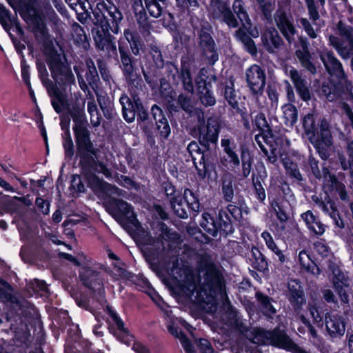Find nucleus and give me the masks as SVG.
Returning a JSON list of instances; mask_svg holds the SVG:
<instances>
[{"mask_svg": "<svg viewBox=\"0 0 353 353\" xmlns=\"http://www.w3.org/2000/svg\"><path fill=\"white\" fill-rule=\"evenodd\" d=\"M290 79L300 98L307 102L311 99V93L307 81L301 77L299 72L293 68L290 71Z\"/></svg>", "mask_w": 353, "mask_h": 353, "instance_id": "nucleus-22", "label": "nucleus"}, {"mask_svg": "<svg viewBox=\"0 0 353 353\" xmlns=\"http://www.w3.org/2000/svg\"><path fill=\"white\" fill-rule=\"evenodd\" d=\"M46 63L52 78L61 88H63L74 83V77L71 69L62 61L56 51L47 56Z\"/></svg>", "mask_w": 353, "mask_h": 353, "instance_id": "nucleus-9", "label": "nucleus"}, {"mask_svg": "<svg viewBox=\"0 0 353 353\" xmlns=\"http://www.w3.org/2000/svg\"><path fill=\"white\" fill-rule=\"evenodd\" d=\"M183 197L175 196L172 198L170 203L175 214L180 218L185 219L188 216V209L185 202L183 203Z\"/></svg>", "mask_w": 353, "mask_h": 353, "instance_id": "nucleus-34", "label": "nucleus"}, {"mask_svg": "<svg viewBox=\"0 0 353 353\" xmlns=\"http://www.w3.org/2000/svg\"><path fill=\"white\" fill-rule=\"evenodd\" d=\"M145 8L150 15L154 18L159 17L167 5V0H144Z\"/></svg>", "mask_w": 353, "mask_h": 353, "instance_id": "nucleus-32", "label": "nucleus"}, {"mask_svg": "<svg viewBox=\"0 0 353 353\" xmlns=\"http://www.w3.org/2000/svg\"><path fill=\"white\" fill-rule=\"evenodd\" d=\"M197 97L200 103L205 107L215 105L216 98L213 94L212 85L207 81V77L200 70L194 79Z\"/></svg>", "mask_w": 353, "mask_h": 353, "instance_id": "nucleus-13", "label": "nucleus"}, {"mask_svg": "<svg viewBox=\"0 0 353 353\" xmlns=\"http://www.w3.org/2000/svg\"><path fill=\"white\" fill-rule=\"evenodd\" d=\"M250 117V127L252 126V132L258 130L259 132H274L271 125L269 124L267 121L266 117L265 114L262 112L257 113L254 118L252 117V115ZM251 130V128L249 130Z\"/></svg>", "mask_w": 353, "mask_h": 353, "instance_id": "nucleus-25", "label": "nucleus"}, {"mask_svg": "<svg viewBox=\"0 0 353 353\" xmlns=\"http://www.w3.org/2000/svg\"><path fill=\"white\" fill-rule=\"evenodd\" d=\"M100 108L103 113L104 117L110 119L113 116V109L111 106L108 99H98Z\"/></svg>", "mask_w": 353, "mask_h": 353, "instance_id": "nucleus-50", "label": "nucleus"}, {"mask_svg": "<svg viewBox=\"0 0 353 353\" xmlns=\"http://www.w3.org/2000/svg\"><path fill=\"white\" fill-rule=\"evenodd\" d=\"M242 159V172L245 177H247L251 170V161L250 160V154L248 152L243 150L241 152Z\"/></svg>", "mask_w": 353, "mask_h": 353, "instance_id": "nucleus-52", "label": "nucleus"}, {"mask_svg": "<svg viewBox=\"0 0 353 353\" xmlns=\"http://www.w3.org/2000/svg\"><path fill=\"white\" fill-rule=\"evenodd\" d=\"M274 17L276 25L281 33L286 40L290 41V37L295 34L296 29L287 13L284 10H277Z\"/></svg>", "mask_w": 353, "mask_h": 353, "instance_id": "nucleus-20", "label": "nucleus"}, {"mask_svg": "<svg viewBox=\"0 0 353 353\" xmlns=\"http://www.w3.org/2000/svg\"><path fill=\"white\" fill-rule=\"evenodd\" d=\"M256 297L260 303L263 305V310L266 315L271 316L276 312L275 309L271 305L270 299L267 296L263 295L262 294L257 293Z\"/></svg>", "mask_w": 353, "mask_h": 353, "instance_id": "nucleus-48", "label": "nucleus"}, {"mask_svg": "<svg viewBox=\"0 0 353 353\" xmlns=\"http://www.w3.org/2000/svg\"><path fill=\"white\" fill-rule=\"evenodd\" d=\"M54 99H52V105L57 113H61L63 110L70 114L73 122V132H90L88 128L89 123L85 111V100L76 98L69 101L65 94L59 88L53 89Z\"/></svg>", "mask_w": 353, "mask_h": 353, "instance_id": "nucleus-3", "label": "nucleus"}, {"mask_svg": "<svg viewBox=\"0 0 353 353\" xmlns=\"http://www.w3.org/2000/svg\"><path fill=\"white\" fill-rule=\"evenodd\" d=\"M88 110L90 116V123L93 127H98L101 121V117L99 113L96 104L94 103L93 99H90L88 103Z\"/></svg>", "mask_w": 353, "mask_h": 353, "instance_id": "nucleus-47", "label": "nucleus"}, {"mask_svg": "<svg viewBox=\"0 0 353 353\" xmlns=\"http://www.w3.org/2000/svg\"><path fill=\"white\" fill-rule=\"evenodd\" d=\"M119 101L122 106L123 119L131 123L137 117L142 132H152L153 130H157L158 132H171L168 119L158 105L154 104L149 112L148 108L137 94H133L132 98L123 94Z\"/></svg>", "mask_w": 353, "mask_h": 353, "instance_id": "nucleus-1", "label": "nucleus"}, {"mask_svg": "<svg viewBox=\"0 0 353 353\" xmlns=\"http://www.w3.org/2000/svg\"><path fill=\"white\" fill-rule=\"evenodd\" d=\"M11 25L13 26L12 30L16 32L22 41L28 43V41L26 37L25 31L17 16L12 17Z\"/></svg>", "mask_w": 353, "mask_h": 353, "instance_id": "nucleus-51", "label": "nucleus"}, {"mask_svg": "<svg viewBox=\"0 0 353 353\" xmlns=\"http://www.w3.org/2000/svg\"><path fill=\"white\" fill-rule=\"evenodd\" d=\"M255 140L259 145L260 148L263 150H266L264 145L263 144V141L267 145H270V150L276 154V148L272 144L274 140V134H257L255 137Z\"/></svg>", "mask_w": 353, "mask_h": 353, "instance_id": "nucleus-45", "label": "nucleus"}, {"mask_svg": "<svg viewBox=\"0 0 353 353\" xmlns=\"http://www.w3.org/2000/svg\"><path fill=\"white\" fill-rule=\"evenodd\" d=\"M297 260L301 268L307 272L315 276H318L320 274L319 268L311 259L310 254L305 250H301L299 252Z\"/></svg>", "mask_w": 353, "mask_h": 353, "instance_id": "nucleus-26", "label": "nucleus"}, {"mask_svg": "<svg viewBox=\"0 0 353 353\" xmlns=\"http://www.w3.org/2000/svg\"><path fill=\"white\" fill-rule=\"evenodd\" d=\"M169 330L176 337L179 338L180 341L181 343V345L184 347V349L187 351L190 352L191 349V345L188 339L184 336L181 332L178 331L176 329H174L172 326H169Z\"/></svg>", "mask_w": 353, "mask_h": 353, "instance_id": "nucleus-53", "label": "nucleus"}, {"mask_svg": "<svg viewBox=\"0 0 353 353\" xmlns=\"http://www.w3.org/2000/svg\"><path fill=\"white\" fill-rule=\"evenodd\" d=\"M283 114L285 118L292 124H294L298 120L297 109L292 104H289L284 107Z\"/></svg>", "mask_w": 353, "mask_h": 353, "instance_id": "nucleus-49", "label": "nucleus"}, {"mask_svg": "<svg viewBox=\"0 0 353 353\" xmlns=\"http://www.w3.org/2000/svg\"><path fill=\"white\" fill-rule=\"evenodd\" d=\"M219 89L221 90L224 99L234 109H236V117L239 126H243L245 130H250V115L246 112L243 111L239 107V103L236 100V91L234 90V82L225 81L221 83L219 85Z\"/></svg>", "mask_w": 353, "mask_h": 353, "instance_id": "nucleus-10", "label": "nucleus"}, {"mask_svg": "<svg viewBox=\"0 0 353 353\" xmlns=\"http://www.w3.org/2000/svg\"><path fill=\"white\" fill-rule=\"evenodd\" d=\"M301 217L307 228L315 234L321 235L325 232V228L324 225L318 220L311 211H307L302 214Z\"/></svg>", "mask_w": 353, "mask_h": 353, "instance_id": "nucleus-30", "label": "nucleus"}, {"mask_svg": "<svg viewBox=\"0 0 353 353\" xmlns=\"http://www.w3.org/2000/svg\"><path fill=\"white\" fill-rule=\"evenodd\" d=\"M302 50H296L295 55L300 61L303 67L305 68L312 73L316 72V66L311 61V54L309 51L307 44L303 43L301 44Z\"/></svg>", "mask_w": 353, "mask_h": 353, "instance_id": "nucleus-27", "label": "nucleus"}, {"mask_svg": "<svg viewBox=\"0 0 353 353\" xmlns=\"http://www.w3.org/2000/svg\"><path fill=\"white\" fill-rule=\"evenodd\" d=\"M194 61L188 55H183L181 58V67L173 61H167L165 63V73L169 79L174 83L179 81L182 84L183 89L188 93L193 94L194 84L192 73Z\"/></svg>", "mask_w": 353, "mask_h": 353, "instance_id": "nucleus-6", "label": "nucleus"}, {"mask_svg": "<svg viewBox=\"0 0 353 353\" xmlns=\"http://www.w3.org/2000/svg\"><path fill=\"white\" fill-rule=\"evenodd\" d=\"M197 132H219L226 127L222 117L219 114H212L209 117L205 122L204 113L196 112Z\"/></svg>", "mask_w": 353, "mask_h": 353, "instance_id": "nucleus-15", "label": "nucleus"}, {"mask_svg": "<svg viewBox=\"0 0 353 353\" xmlns=\"http://www.w3.org/2000/svg\"><path fill=\"white\" fill-rule=\"evenodd\" d=\"M198 345L203 353H213L210 342L206 339H200Z\"/></svg>", "mask_w": 353, "mask_h": 353, "instance_id": "nucleus-64", "label": "nucleus"}, {"mask_svg": "<svg viewBox=\"0 0 353 353\" xmlns=\"http://www.w3.org/2000/svg\"><path fill=\"white\" fill-rule=\"evenodd\" d=\"M77 143L81 153H93L88 134H77Z\"/></svg>", "mask_w": 353, "mask_h": 353, "instance_id": "nucleus-44", "label": "nucleus"}, {"mask_svg": "<svg viewBox=\"0 0 353 353\" xmlns=\"http://www.w3.org/2000/svg\"><path fill=\"white\" fill-rule=\"evenodd\" d=\"M312 200L320 209L325 213L329 214L330 216H331L332 212H336L334 203L329 198L325 197V201H321L317 196H313Z\"/></svg>", "mask_w": 353, "mask_h": 353, "instance_id": "nucleus-43", "label": "nucleus"}, {"mask_svg": "<svg viewBox=\"0 0 353 353\" xmlns=\"http://www.w3.org/2000/svg\"><path fill=\"white\" fill-rule=\"evenodd\" d=\"M145 46L144 41L136 31L125 29L123 37L118 41V50L120 56V68L126 81L131 86L137 88L138 75L136 72V59L134 56H141ZM139 81H141L139 79Z\"/></svg>", "mask_w": 353, "mask_h": 353, "instance_id": "nucleus-2", "label": "nucleus"}, {"mask_svg": "<svg viewBox=\"0 0 353 353\" xmlns=\"http://www.w3.org/2000/svg\"><path fill=\"white\" fill-rule=\"evenodd\" d=\"M221 146L223 148L224 154L221 157V164L236 172L240 165V159L234 151L235 145L229 139H223Z\"/></svg>", "mask_w": 353, "mask_h": 353, "instance_id": "nucleus-18", "label": "nucleus"}, {"mask_svg": "<svg viewBox=\"0 0 353 353\" xmlns=\"http://www.w3.org/2000/svg\"><path fill=\"white\" fill-rule=\"evenodd\" d=\"M71 120L72 119L70 114H68L66 111L65 114L60 116V125L61 130L63 132H70V127Z\"/></svg>", "mask_w": 353, "mask_h": 353, "instance_id": "nucleus-58", "label": "nucleus"}, {"mask_svg": "<svg viewBox=\"0 0 353 353\" xmlns=\"http://www.w3.org/2000/svg\"><path fill=\"white\" fill-rule=\"evenodd\" d=\"M211 28L203 26L198 32V44L210 65H214L219 60L216 43L210 33Z\"/></svg>", "mask_w": 353, "mask_h": 353, "instance_id": "nucleus-11", "label": "nucleus"}, {"mask_svg": "<svg viewBox=\"0 0 353 353\" xmlns=\"http://www.w3.org/2000/svg\"><path fill=\"white\" fill-rule=\"evenodd\" d=\"M134 14L140 27L144 28L148 26V17L146 14L145 8L134 13Z\"/></svg>", "mask_w": 353, "mask_h": 353, "instance_id": "nucleus-57", "label": "nucleus"}, {"mask_svg": "<svg viewBox=\"0 0 353 353\" xmlns=\"http://www.w3.org/2000/svg\"><path fill=\"white\" fill-rule=\"evenodd\" d=\"M11 6L20 7L21 17L36 31L42 32L46 29V17L43 9L37 0H7Z\"/></svg>", "mask_w": 353, "mask_h": 353, "instance_id": "nucleus-8", "label": "nucleus"}, {"mask_svg": "<svg viewBox=\"0 0 353 353\" xmlns=\"http://www.w3.org/2000/svg\"><path fill=\"white\" fill-rule=\"evenodd\" d=\"M220 3L218 10L223 17V21L231 28H237L239 22L232 13L230 7L225 3H221V0H217Z\"/></svg>", "mask_w": 353, "mask_h": 353, "instance_id": "nucleus-33", "label": "nucleus"}, {"mask_svg": "<svg viewBox=\"0 0 353 353\" xmlns=\"http://www.w3.org/2000/svg\"><path fill=\"white\" fill-rule=\"evenodd\" d=\"M86 178L88 185L99 197L105 199V196H110L112 198L109 202L106 201L107 207L116 219H121L123 216L128 219L134 218L130 205L126 202L114 198V196H119L121 194L117 188L101 181L98 177L92 174L87 176Z\"/></svg>", "mask_w": 353, "mask_h": 353, "instance_id": "nucleus-4", "label": "nucleus"}, {"mask_svg": "<svg viewBox=\"0 0 353 353\" xmlns=\"http://www.w3.org/2000/svg\"><path fill=\"white\" fill-rule=\"evenodd\" d=\"M85 76L88 83L92 89L98 87L99 77L94 62L92 60L87 63V69Z\"/></svg>", "mask_w": 353, "mask_h": 353, "instance_id": "nucleus-36", "label": "nucleus"}, {"mask_svg": "<svg viewBox=\"0 0 353 353\" xmlns=\"http://www.w3.org/2000/svg\"><path fill=\"white\" fill-rule=\"evenodd\" d=\"M309 139L318 150L321 157L326 159L327 154L325 150L332 145L331 134H311Z\"/></svg>", "mask_w": 353, "mask_h": 353, "instance_id": "nucleus-23", "label": "nucleus"}, {"mask_svg": "<svg viewBox=\"0 0 353 353\" xmlns=\"http://www.w3.org/2000/svg\"><path fill=\"white\" fill-rule=\"evenodd\" d=\"M94 23L97 26L108 25L112 28L114 34L120 31L119 25L123 19V16L119 8L112 1H99L92 9Z\"/></svg>", "mask_w": 353, "mask_h": 353, "instance_id": "nucleus-7", "label": "nucleus"}, {"mask_svg": "<svg viewBox=\"0 0 353 353\" xmlns=\"http://www.w3.org/2000/svg\"><path fill=\"white\" fill-rule=\"evenodd\" d=\"M183 200L189 210L197 212L199 210L200 204L194 193L189 189H185L183 192Z\"/></svg>", "mask_w": 353, "mask_h": 353, "instance_id": "nucleus-42", "label": "nucleus"}, {"mask_svg": "<svg viewBox=\"0 0 353 353\" xmlns=\"http://www.w3.org/2000/svg\"><path fill=\"white\" fill-rule=\"evenodd\" d=\"M275 0H256V11L263 19L270 21L275 9Z\"/></svg>", "mask_w": 353, "mask_h": 353, "instance_id": "nucleus-28", "label": "nucleus"}, {"mask_svg": "<svg viewBox=\"0 0 353 353\" xmlns=\"http://www.w3.org/2000/svg\"><path fill=\"white\" fill-rule=\"evenodd\" d=\"M21 78L26 85H30V66L28 65L26 59L21 60Z\"/></svg>", "mask_w": 353, "mask_h": 353, "instance_id": "nucleus-54", "label": "nucleus"}, {"mask_svg": "<svg viewBox=\"0 0 353 353\" xmlns=\"http://www.w3.org/2000/svg\"><path fill=\"white\" fill-rule=\"evenodd\" d=\"M305 32L312 39H315L317 37L316 32L314 31L312 26L310 24L307 19L302 18L300 21Z\"/></svg>", "mask_w": 353, "mask_h": 353, "instance_id": "nucleus-59", "label": "nucleus"}, {"mask_svg": "<svg viewBox=\"0 0 353 353\" xmlns=\"http://www.w3.org/2000/svg\"><path fill=\"white\" fill-rule=\"evenodd\" d=\"M265 73L261 66L253 64L246 70V81L254 95L261 94L265 85Z\"/></svg>", "mask_w": 353, "mask_h": 353, "instance_id": "nucleus-14", "label": "nucleus"}, {"mask_svg": "<svg viewBox=\"0 0 353 353\" xmlns=\"http://www.w3.org/2000/svg\"><path fill=\"white\" fill-rule=\"evenodd\" d=\"M304 132H331L329 121L325 117L308 113L303 118Z\"/></svg>", "mask_w": 353, "mask_h": 353, "instance_id": "nucleus-16", "label": "nucleus"}, {"mask_svg": "<svg viewBox=\"0 0 353 353\" xmlns=\"http://www.w3.org/2000/svg\"><path fill=\"white\" fill-rule=\"evenodd\" d=\"M63 147L65 148L66 155L68 157L72 156L73 143L71 137L68 134H66L64 138Z\"/></svg>", "mask_w": 353, "mask_h": 353, "instance_id": "nucleus-63", "label": "nucleus"}, {"mask_svg": "<svg viewBox=\"0 0 353 353\" xmlns=\"http://www.w3.org/2000/svg\"><path fill=\"white\" fill-rule=\"evenodd\" d=\"M10 38L14 45L17 53L20 57L21 60L26 59L23 52V50L26 49L25 44L21 43L20 40L15 37L12 34H10Z\"/></svg>", "mask_w": 353, "mask_h": 353, "instance_id": "nucleus-55", "label": "nucleus"}, {"mask_svg": "<svg viewBox=\"0 0 353 353\" xmlns=\"http://www.w3.org/2000/svg\"><path fill=\"white\" fill-rule=\"evenodd\" d=\"M152 59L155 66L159 69L163 68L165 65L162 53L157 48L153 49Z\"/></svg>", "mask_w": 353, "mask_h": 353, "instance_id": "nucleus-56", "label": "nucleus"}, {"mask_svg": "<svg viewBox=\"0 0 353 353\" xmlns=\"http://www.w3.org/2000/svg\"><path fill=\"white\" fill-rule=\"evenodd\" d=\"M327 332L331 336H341L345 332V323L343 317L336 314H329L325 316Z\"/></svg>", "mask_w": 353, "mask_h": 353, "instance_id": "nucleus-21", "label": "nucleus"}, {"mask_svg": "<svg viewBox=\"0 0 353 353\" xmlns=\"http://www.w3.org/2000/svg\"><path fill=\"white\" fill-rule=\"evenodd\" d=\"M12 17H14L12 15L10 10L3 4L0 3V24L9 35L11 34L10 30L13 27L12 25H11Z\"/></svg>", "mask_w": 353, "mask_h": 353, "instance_id": "nucleus-39", "label": "nucleus"}, {"mask_svg": "<svg viewBox=\"0 0 353 353\" xmlns=\"http://www.w3.org/2000/svg\"><path fill=\"white\" fill-rule=\"evenodd\" d=\"M235 34L238 40L243 44L245 50L252 56L257 54V48L254 41L245 30L239 28L236 31Z\"/></svg>", "mask_w": 353, "mask_h": 353, "instance_id": "nucleus-31", "label": "nucleus"}, {"mask_svg": "<svg viewBox=\"0 0 353 353\" xmlns=\"http://www.w3.org/2000/svg\"><path fill=\"white\" fill-rule=\"evenodd\" d=\"M261 40L270 52H272V48H279L283 43L281 36L274 28H271L265 32L261 36Z\"/></svg>", "mask_w": 353, "mask_h": 353, "instance_id": "nucleus-24", "label": "nucleus"}, {"mask_svg": "<svg viewBox=\"0 0 353 353\" xmlns=\"http://www.w3.org/2000/svg\"><path fill=\"white\" fill-rule=\"evenodd\" d=\"M272 342L274 345L286 350H294L296 347L290 339L283 332L274 334Z\"/></svg>", "mask_w": 353, "mask_h": 353, "instance_id": "nucleus-38", "label": "nucleus"}, {"mask_svg": "<svg viewBox=\"0 0 353 353\" xmlns=\"http://www.w3.org/2000/svg\"><path fill=\"white\" fill-rule=\"evenodd\" d=\"M201 226L207 233L213 236L216 235L219 230L218 225L208 213L203 214Z\"/></svg>", "mask_w": 353, "mask_h": 353, "instance_id": "nucleus-37", "label": "nucleus"}, {"mask_svg": "<svg viewBox=\"0 0 353 353\" xmlns=\"http://www.w3.org/2000/svg\"><path fill=\"white\" fill-rule=\"evenodd\" d=\"M176 276H174L170 284L172 290L179 296H191L196 293V299L200 303L205 302V296L209 302L213 300L211 294L207 293V290L204 287H199L196 284V276L194 273L189 269L176 270Z\"/></svg>", "mask_w": 353, "mask_h": 353, "instance_id": "nucleus-5", "label": "nucleus"}, {"mask_svg": "<svg viewBox=\"0 0 353 353\" xmlns=\"http://www.w3.org/2000/svg\"><path fill=\"white\" fill-rule=\"evenodd\" d=\"M222 190L225 199L228 201H230L232 199L234 194L232 183L228 182L226 183L225 182H223Z\"/></svg>", "mask_w": 353, "mask_h": 353, "instance_id": "nucleus-60", "label": "nucleus"}, {"mask_svg": "<svg viewBox=\"0 0 353 353\" xmlns=\"http://www.w3.org/2000/svg\"><path fill=\"white\" fill-rule=\"evenodd\" d=\"M333 274L334 276L332 278V282L335 288L349 287L348 278L344 272L341 271L339 269H334L333 270Z\"/></svg>", "mask_w": 353, "mask_h": 353, "instance_id": "nucleus-46", "label": "nucleus"}, {"mask_svg": "<svg viewBox=\"0 0 353 353\" xmlns=\"http://www.w3.org/2000/svg\"><path fill=\"white\" fill-rule=\"evenodd\" d=\"M159 94L164 99V104L168 101H171L174 97H176V92L173 89L172 86L165 79H160Z\"/></svg>", "mask_w": 353, "mask_h": 353, "instance_id": "nucleus-35", "label": "nucleus"}, {"mask_svg": "<svg viewBox=\"0 0 353 353\" xmlns=\"http://www.w3.org/2000/svg\"><path fill=\"white\" fill-rule=\"evenodd\" d=\"M165 108L171 122L174 117H179L181 110L188 114L194 112L196 114L198 112V109L195 108L190 97L183 93L176 95V97H174L171 101H166Z\"/></svg>", "mask_w": 353, "mask_h": 353, "instance_id": "nucleus-12", "label": "nucleus"}, {"mask_svg": "<svg viewBox=\"0 0 353 353\" xmlns=\"http://www.w3.org/2000/svg\"><path fill=\"white\" fill-rule=\"evenodd\" d=\"M337 291L341 301L344 303H349V293H350V286L348 288L341 287L340 288H335Z\"/></svg>", "mask_w": 353, "mask_h": 353, "instance_id": "nucleus-62", "label": "nucleus"}, {"mask_svg": "<svg viewBox=\"0 0 353 353\" xmlns=\"http://www.w3.org/2000/svg\"><path fill=\"white\" fill-rule=\"evenodd\" d=\"M108 310L110 315L115 322L119 331L123 335V338L121 339V341L125 343H130L132 341V336L128 334L127 330L124 327L123 322L117 316V314L113 310L110 309Z\"/></svg>", "mask_w": 353, "mask_h": 353, "instance_id": "nucleus-41", "label": "nucleus"}, {"mask_svg": "<svg viewBox=\"0 0 353 353\" xmlns=\"http://www.w3.org/2000/svg\"><path fill=\"white\" fill-rule=\"evenodd\" d=\"M337 28L340 34L346 37H350V34L353 32V28L350 26H346L344 23L340 21L337 24Z\"/></svg>", "mask_w": 353, "mask_h": 353, "instance_id": "nucleus-61", "label": "nucleus"}, {"mask_svg": "<svg viewBox=\"0 0 353 353\" xmlns=\"http://www.w3.org/2000/svg\"><path fill=\"white\" fill-rule=\"evenodd\" d=\"M323 65L331 76H335L339 80H345L347 76L339 60L333 52H327L325 57H321Z\"/></svg>", "mask_w": 353, "mask_h": 353, "instance_id": "nucleus-19", "label": "nucleus"}, {"mask_svg": "<svg viewBox=\"0 0 353 353\" xmlns=\"http://www.w3.org/2000/svg\"><path fill=\"white\" fill-rule=\"evenodd\" d=\"M97 27L100 30L98 29L95 34L92 32L97 48L101 50H116L117 48L114 41L115 38L110 33V30L112 31V28L106 24Z\"/></svg>", "mask_w": 353, "mask_h": 353, "instance_id": "nucleus-17", "label": "nucleus"}, {"mask_svg": "<svg viewBox=\"0 0 353 353\" xmlns=\"http://www.w3.org/2000/svg\"><path fill=\"white\" fill-rule=\"evenodd\" d=\"M288 290L290 293V301L292 304L299 306L305 303L301 286L297 281H290L288 283Z\"/></svg>", "mask_w": 353, "mask_h": 353, "instance_id": "nucleus-29", "label": "nucleus"}, {"mask_svg": "<svg viewBox=\"0 0 353 353\" xmlns=\"http://www.w3.org/2000/svg\"><path fill=\"white\" fill-rule=\"evenodd\" d=\"M81 276L84 284L88 287L94 288L96 284L101 285L98 274L94 271L90 269H83L81 272Z\"/></svg>", "mask_w": 353, "mask_h": 353, "instance_id": "nucleus-40", "label": "nucleus"}]
</instances>
